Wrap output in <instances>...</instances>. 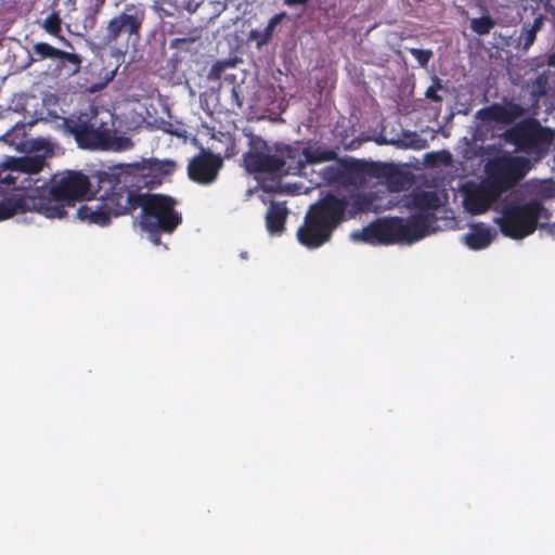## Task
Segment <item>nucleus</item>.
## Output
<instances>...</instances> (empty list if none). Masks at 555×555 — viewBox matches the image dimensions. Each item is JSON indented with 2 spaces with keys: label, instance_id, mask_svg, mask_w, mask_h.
I'll list each match as a JSON object with an SVG mask.
<instances>
[{
  "label": "nucleus",
  "instance_id": "28",
  "mask_svg": "<svg viewBox=\"0 0 555 555\" xmlns=\"http://www.w3.org/2000/svg\"><path fill=\"white\" fill-rule=\"evenodd\" d=\"M495 26V21L490 16V14H486L481 17L473 18L470 21V29L475 34L479 36L488 35L491 29Z\"/></svg>",
  "mask_w": 555,
  "mask_h": 555
},
{
  "label": "nucleus",
  "instance_id": "2",
  "mask_svg": "<svg viewBox=\"0 0 555 555\" xmlns=\"http://www.w3.org/2000/svg\"><path fill=\"white\" fill-rule=\"evenodd\" d=\"M140 179L132 175V186L128 190L129 215L140 208V227L154 245L162 244L163 234H172L182 223L177 211V201L165 194L141 192Z\"/></svg>",
  "mask_w": 555,
  "mask_h": 555
},
{
  "label": "nucleus",
  "instance_id": "30",
  "mask_svg": "<svg viewBox=\"0 0 555 555\" xmlns=\"http://www.w3.org/2000/svg\"><path fill=\"white\" fill-rule=\"evenodd\" d=\"M284 16H285V13L282 12V13L275 14L274 16H272L269 20L263 31L260 34V39L258 40L259 46L266 44L271 40L275 27L282 22Z\"/></svg>",
  "mask_w": 555,
  "mask_h": 555
},
{
  "label": "nucleus",
  "instance_id": "15",
  "mask_svg": "<svg viewBox=\"0 0 555 555\" xmlns=\"http://www.w3.org/2000/svg\"><path fill=\"white\" fill-rule=\"evenodd\" d=\"M46 165L43 155L8 157L0 165V185H15L20 173H38Z\"/></svg>",
  "mask_w": 555,
  "mask_h": 555
},
{
  "label": "nucleus",
  "instance_id": "26",
  "mask_svg": "<svg viewBox=\"0 0 555 555\" xmlns=\"http://www.w3.org/2000/svg\"><path fill=\"white\" fill-rule=\"evenodd\" d=\"M42 28L48 33L49 35L61 39L67 47L74 49L73 44L62 35V18L60 16V13L56 11H53L50 13L42 23Z\"/></svg>",
  "mask_w": 555,
  "mask_h": 555
},
{
  "label": "nucleus",
  "instance_id": "22",
  "mask_svg": "<svg viewBox=\"0 0 555 555\" xmlns=\"http://www.w3.org/2000/svg\"><path fill=\"white\" fill-rule=\"evenodd\" d=\"M493 240L491 229L483 223H475L470 232L462 236V242L473 250H480L488 247Z\"/></svg>",
  "mask_w": 555,
  "mask_h": 555
},
{
  "label": "nucleus",
  "instance_id": "5",
  "mask_svg": "<svg viewBox=\"0 0 555 555\" xmlns=\"http://www.w3.org/2000/svg\"><path fill=\"white\" fill-rule=\"evenodd\" d=\"M347 204L339 196L328 193L311 205L297 230L299 243L310 249L327 243L334 231L346 221Z\"/></svg>",
  "mask_w": 555,
  "mask_h": 555
},
{
  "label": "nucleus",
  "instance_id": "19",
  "mask_svg": "<svg viewBox=\"0 0 555 555\" xmlns=\"http://www.w3.org/2000/svg\"><path fill=\"white\" fill-rule=\"evenodd\" d=\"M0 140L18 151H24L28 147L36 151H50L49 142L43 139L36 140L29 144L26 134V125L22 121H16L4 134L0 137Z\"/></svg>",
  "mask_w": 555,
  "mask_h": 555
},
{
  "label": "nucleus",
  "instance_id": "34",
  "mask_svg": "<svg viewBox=\"0 0 555 555\" xmlns=\"http://www.w3.org/2000/svg\"><path fill=\"white\" fill-rule=\"evenodd\" d=\"M229 63L228 62H224V61H218L216 62L210 70L208 72V79L209 80H218L221 78L224 69L228 67Z\"/></svg>",
  "mask_w": 555,
  "mask_h": 555
},
{
  "label": "nucleus",
  "instance_id": "36",
  "mask_svg": "<svg viewBox=\"0 0 555 555\" xmlns=\"http://www.w3.org/2000/svg\"><path fill=\"white\" fill-rule=\"evenodd\" d=\"M308 0H285V4L288 7L293 5H305Z\"/></svg>",
  "mask_w": 555,
  "mask_h": 555
},
{
  "label": "nucleus",
  "instance_id": "17",
  "mask_svg": "<svg viewBox=\"0 0 555 555\" xmlns=\"http://www.w3.org/2000/svg\"><path fill=\"white\" fill-rule=\"evenodd\" d=\"M31 198L28 188L3 197L0 201V221L10 219L17 214L35 211Z\"/></svg>",
  "mask_w": 555,
  "mask_h": 555
},
{
  "label": "nucleus",
  "instance_id": "13",
  "mask_svg": "<svg viewBox=\"0 0 555 555\" xmlns=\"http://www.w3.org/2000/svg\"><path fill=\"white\" fill-rule=\"evenodd\" d=\"M64 126L80 149H103L109 139L107 131L95 126L90 119H65Z\"/></svg>",
  "mask_w": 555,
  "mask_h": 555
},
{
  "label": "nucleus",
  "instance_id": "27",
  "mask_svg": "<svg viewBox=\"0 0 555 555\" xmlns=\"http://www.w3.org/2000/svg\"><path fill=\"white\" fill-rule=\"evenodd\" d=\"M177 168V165L173 160L165 159V160H158V159H151L149 162V171L154 173V178L157 179V183L159 184L162 182V178L165 176L171 175Z\"/></svg>",
  "mask_w": 555,
  "mask_h": 555
},
{
  "label": "nucleus",
  "instance_id": "12",
  "mask_svg": "<svg viewBox=\"0 0 555 555\" xmlns=\"http://www.w3.org/2000/svg\"><path fill=\"white\" fill-rule=\"evenodd\" d=\"M356 170L364 177L382 180L390 192L405 191L413 182L412 175L395 164L360 162L356 165Z\"/></svg>",
  "mask_w": 555,
  "mask_h": 555
},
{
  "label": "nucleus",
  "instance_id": "18",
  "mask_svg": "<svg viewBox=\"0 0 555 555\" xmlns=\"http://www.w3.org/2000/svg\"><path fill=\"white\" fill-rule=\"evenodd\" d=\"M279 158L282 159V172L284 175L300 176L306 169L304 151L299 145L276 143Z\"/></svg>",
  "mask_w": 555,
  "mask_h": 555
},
{
  "label": "nucleus",
  "instance_id": "1",
  "mask_svg": "<svg viewBox=\"0 0 555 555\" xmlns=\"http://www.w3.org/2000/svg\"><path fill=\"white\" fill-rule=\"evenodd\" d=\"M526 109L513 101L505 104L492 103L481 107L475 114V118L482 122H496L512 125L506 129L502 138L505 143L515 147L516 152L533 156L534 160H541L547 154L550 146L555 140V130L544 127L533 117L524 118Z\"/></svg>",
  "mask_w": 555,
  "mask_h": 555
},
{
  "label": "nucleus",
  "instance_id": "11",
  "mask_svg": "<svg viewBox=\"0 0 555 555\" xmlns=\"http://www.w3.org/2000/svg\"><path fill=\"white\" fill-rule=\"evenodd\" d=\"M30 63H38L46 60L55 62L54 72L59 75L73 77L80 73L83 57L74 52H67L52 44L39 41L35 42L29 52Z\"/></svg>",
  "mask_w": 555,
  "mask_h": 555
},
{
  "label": "nucleus",
  "instance_id": "7",
  "mask_svg": "<svg viewBox=\"0 0 555 555\" xmlns=\"http://www.w3.org/2000/svg\"><path fill=\"white\" fill-rule=\"evenodd\" d=\"M145 16V10L141 5L126 4L122 12L112 17L96 36L100 47L124 53L130 44L135 47L142 37Z\"/></svg>",
  "mask_w": 555,
  "mask_h": 555
},
{
  "label": "nucleus",
  "instance_id": "16",
  "mask_svg": "<svg viewBox=\"0 0 555 555\" xmlns=\"http://www.w3.org/2000/svg\"><path fill=\"white\" fill-rule=\"evenodd\" d=\"M411 205L417 209L411 216H421L424 219L422 238L436 231L437 217L435 210L440 207V198L434 191H420L412 194Z\"/></svg>",
  "mask_w": 555,
  "mask_h": 555
},
{
  "label": "nucleus",
  "instance_id": "3",
  "mask_svg": "<svg viewBox=\"0 0 555 555\" xmlns=\"http://www.w3.org/2000/svg\"><path fill=\"white\" fill-rule=\"evenodd\" d=\"M90 179L80 171L66 170L54 176L51 185L43 183L39 186L28 188L35 212L47 218H64L67 207H74L76 201H82L90 194Z\"/></svg>",
  "mask_w": 555,
  "mask_h": 555
},
{
  "label": "nucleus",
  "instance_id": "4",
  "mask_svg": "<svg viewBox=\"0 0 555 555\" xmlns=\"http://www.w3.org/2000/svg\"><path fill=\"white\" fill-rule=\"evenodd\" d=\"M100 189L104 190L101 201L93 206L81 205L76 217L82 221L107 225L113 217L129 215L128 190L132 186V175L121 168L99 172Z\"/></svg>",
  "mask_w": 555,
  "mask_h": 555
},
{
  "label": "nucleus",
  "instance_id": "6",
  "mask_svg": "<svg viewBox=\"0 0 555 555\" xmlns=\"http://www.w3.org/2000/svg\"><path fill=\"white\" fill-rule=\"evenodd\" d=\"M424 219L421 216H410L377 219L361 231L351 234L354 241L372 245H391L396 243L412 244L422 240Z\"/></svg>",
  "mask_w": 555,
  "mask_h": 555
},
{
  "label": "nucleus",
  "instance_id": "31",
  "mask_svg": "<svg viewBox=\"0 0 555 555\" xmlns=\"http://www.w3.org/2000/svg\"><path fill=\"white\" fill-rule=\"evenodd\" d=\"M431 85L427 88L425 92V98L431 102L441 104L443 101L442 95L439 94L440 90H446L442 80L438 76H434L431 79Z\"/></svg>",
  "mask_w": 555,
  "mask_h": 555
},
{
  "label": "nucleus",
  "instance_id": "14",
  "mask_svg": "<svg viewBox=\"0 0 555 555\" xmlns=\"http://www.w3.org/2000/svg\"><path fill=\"white\" fill-rule=\"evenodd\" d=\"M222 165L223 160L220 155L202 150L198 155L189 160L188 176L198 184L208 185L217 180Z\"/></svg>",
  "mask_w": 555,
  "mask_h": 555
},
{
  "label": "nucleus",
  "instance_id": "9",
  "mask_svg": "<svg viewBox=\"0 0 555 555\" xmlns=\"http://www.w3.org/2000/svg\"><path fill=\"white\" fill-rule=\"evenodd\" d=\"M529 158L519 155L503 154L486 165L489 184L500 194L516 186L531 170Z\"/></svg>",
  "mask_w": 555,
  "mask_h": 555
},
{
  "label": "nucleus",
  "instance_id": "10",
  "mask_svg": "<svg viewBox=\"0 0 555 555\" xmlns=\"http://www.w3.org/2000/svg\"><path fill=\"white\" fill-rule=\"evenodd\" d=\"M245 168L250 173H281L282 159L276 152V143L270 145L261 137L253 135L249 149L243 155Z\"/></svg>",
  "mask_w": 555,
  "mask_h": 555
},
{
  "label": "nucleus",
  "instance_id": "37",
  "mask_svg": "<svg viewBox=\"0 0 555 555\" xmlns=\"http://www.w3.org/2000/svg\"><path fill=\"white\" fill-rule=\"evenodd\" d=\"M232 94H233V96H235L236 100H238V94H237L235 88H232Z\"/></svg>",
  "mask_w": 555,
  "mask_h": 555
},
{
  "label": "nucleus",
  "instance_id": "32",
  "mask_svg": "<svg viewBox=\"0 0 555 555\" xmlns=\"http://www.w3.org/2000/svg\"><path fill=\"white\" fill-rule=\"evenodd\" d=\"M409 52L415 57L418 65L422 67H426L433 57L434 53L431 50L428 49H417V48H411L409 49Z\"/></svg>",
  "mask_w": 555,
  "mask_h": 555
},
{
  "label": "nucleus",
  "instance_id": "23",
  "mask_svg": "<svg viewBox=\"0 0 555 555\" xmlns=\"http://www.w3.org/2000/svg\"><path fill=\"white\" fill-rule=\"evenodd\" d=\"M288 212L285 203H271L266 215V227L269 233L281 235L284 232Z\"/></svg>",
  "mask_w": 555,
  "mask_h": 555
},
{
  "label": "nucleus",
  "instance_id": "20",
  "mask_svg": "<svg viewBox=\"0 0 555 555\" xmlns=\"http://www.w3.org/2000/svg\"><path fill=\"white\" fill-rule=\"evenodd\" d=\"M499 195L500 193L493 189L491 184L476 188L465 195V207L474 215L483 214L490 208Z\"/></svg>",
  "mask_w": 555,
  "mask_h": 555
},
{
  "label": "nucleus",
  "instance_id": "35",
  "mask_svg": "<svg viewBox=\"0 0 555 555\" xmlns=\"http://www.w3.org/2000/svg\"><path fill=\"white\" fill-rule=\"evenodd\" d=\"M547 21V16L545 14L539 13L531 24L528 23L529 29L533 30L534 34H538L544 26Z\"/></svg>",
  "mask_w": 555,
  "mask_h": 555
},
{
  "label": "nucleus",
  "instance_id": "29",
  "mask_svg": "<svg viewBox=\"0 0 555 555\" xmlns=\"http://www.w3.org/2000/svg\"><path fill=\"white\" fill-rule=\"evenodd\" d=\"M537 34L529 29L528 23L521 26L520 35L518 37L517 48L522 52H527L535 42Z\"/></svg>",
  "mask_w": 555,
  "mask_h": 555
},
{
  "label": "nucleus",
  "instance_id": "21",
  "mask_svg": "<svg viewBox=\"0 0 555 555\" xmlns=\"http://www.w3.org/2000/svg\"><path fill=\"white\" fill-rule=\"evenodd\" d=\"M376 198L377 196L374 192L357 193L351 195L350 197H339V199H344L345 202L348 203L346 220L353 218L354 216L362 212L377 211V207L374 205Z\"/></svg>",
  "mask_w": 555,
  "mask_h": 555
},
{
  "label": "nucleus",
  "instance_id": "25",
  "mask_svg": "<svg viewBox=\"0 0 555 555\" xmlns=\"http://www.w3.org/2000/svg\"><path fill=\"white\" fill-rule=\"evenodd\" d=\"M302 151L306 166L308 164H321L331 162L334 160L337 156L336 152L333 150H323L319 146H312L310 143H308L307 146L302 149Z\"/></svg>",
  "mask_w": 555,
  "mask_h": 555
},
{
  "label": "nucleus",
  "instance_id": "24",
  "mask_svg": "<svg viewBox=\"0 0 555 555\" xmlns=\"http://www.w3.org/2000/svg\"><path fill=\"white\" fill-rule=\"evenodd\" d=\"M528 192L532 196L530 201L544 202L555 198V181L552 179H532L527 183Z\"/></svg>",
  "mask_w": 555,
  "mask_h": 555
},
{
  "label": "nucleus",
  "instance_id": "8",
  "mask_svg": "<svg viewBox=\"0 0 555 555\" xmlns=\"http://www.w3.org/2000/svg\"><path fill=\"white\" fill-rule=\"evenodd\" d=\"M551 218L552 212L544 205L537 201H528L504 206L496 223L503 235L513 240H522L538 228H546Z\"/></svg>",
  "mask_w": 555,
  "mask_h": 555
},
{
  "label": "nucleus",
  "instance_id": "33",
  "mask_svg": "<svg viewBox=\"0 0 555 555\" xmlns=\"http://www.w3.org/2000/svg\"><path fill=\"white\" fill-rule=\"evenodd\" d=\"M547 82L548 76L545 73L539 74L532 81V92L538 95H544L546 93Z\"/></svg>",
  "mask_w": 555,
  "mask_h": 555
}]
</instances>
